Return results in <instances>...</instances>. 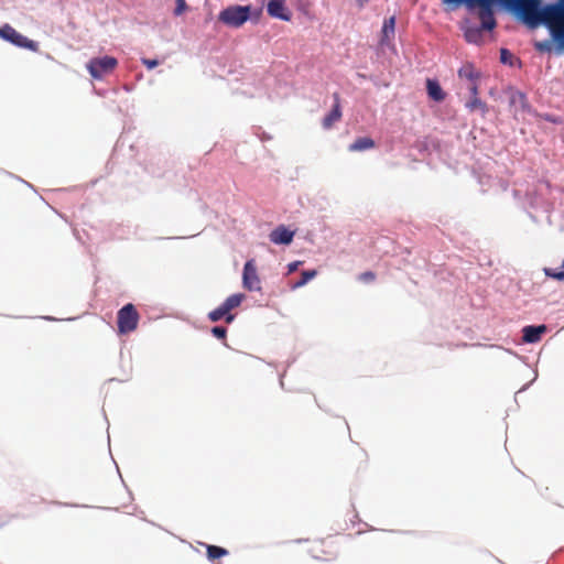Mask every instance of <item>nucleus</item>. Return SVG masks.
Instances as JSON below:
<instances>
[{
	"label": "nucleus",
	"mask_w": 564,
	"mask_h": 564,
	"mask_svg": "<svg viewBox=\"0 0 564 564\" xmlns=\"http://www.w3.org/2000/svg\"><path fill=\"white\" fill-rule=\"evenodd\" d=\"M245 300V294L238 293L232 294L228 296L225 302L223 303L225 305V308H227L229 312L236 307H238L242 301Z\"/></svg>",
	"instance_id": "25"
},
{
	"label": "nucleus",
	"mask_w": 564,
	"mask_h": 564,
	"mask_svg": "<svg viewBox=\"0 0 564 564\" xmlns=\"http://www.w3.org/2000/svg\"><path fill=\"white\" fill-rule=\"evenodd\" d=\"M118 65L117 58L112 56L95 57L87 64L90 76L95 79H101L112 73Z\"/></svg>",
	"instance_id": "6"
},
{
	"label": "nucleus",
	"mask_w": 564,
	"mask_h": 564,
	"mask_svg": "<svg viewBox=\"0 0 564 564\" xmlns=\"http://www.w3.org/2000/svg\"><path fill=\"white\" fill-rule=\"evenodd\" d=\"M443 4L452 10L462 6L470 14H478L480 23H474L470 19L463 21L462 30L466 42L479 44L482 41L484 32H491L497 28L496 13L506 12L510 14L518 23L528 30H538L540 22L520 3L518 0H441Z\"/></svg>",
	"instance_id": "2"
},
{
	"label": "nucleus",
	"mask_w": 564,
	"mask_h": 564,
	"mask_svg": "<svg viewBox=\"0 0 564 564\" xmlns=\"http://www.w3.org/2000/svg\"><path fill=\"white\" fill-rule=\"evenodd\" d=\"M458 76L460 78L468 79L470 83H474L479 79L480 73L475 69L471 63H468L458 69Z\"/></svg>",
	"instance_id": "22"
},
{
	"label": "nucleus",
	"mask_w": 564,
	"mask_h": 564,
	"mask_svg": "<svg viewBox=\"0 0 564 564\" xmlns=\"http://www.w3.org/2000/svg\"><path fill=\"white\" fill-rule=\"evenodd\" d=\"M242 285L248 291H261V280L259 278L256 261L248 260L245 263L242 272Z\"/></svg>",
	"instance_id": "8"
},
{
	"label": "nucleus",
	"mask_w": 564,
	"mask_h": 564,
	"mask_svg": "<svg viewBox=\"0 0 564 564\" xmlns=\"http://www.w3.org/2000/svg\"><path fill=\"white\" fill-rule=\"evenodd\" d=\"M545 276L554 279L556 281H564V260L558 268H544Z\"/></svg>",
	"instance_id": "24"
},
{
	"label": "nucleus",
	"mask_w": 564,
	"mask_h": 564,
	"mask_svg": "<svg viewBox=\"0 0 564 564\" xmlns=\"http://www.w3.org/2000/svg\"><path fill=\"white\" fill-rule=\"evenodd\" d=\"M443 4L452 10L462 6L470 14H478L480 23H474L470 19L463 21L462 30L466 42L479 44L482 41L484 32H491L497 28L496 13L506 12L510 14L518 23L528 30H538L540 22L520 3L518 0H441Z\"/></svg>",
	"instance_id": "1"
},
{
	"label": "nucleus",
	"mask_w": 564,
	"mask_h": 564,
	"mask_svg": "<svg viewBox=\"0 0 564 564\" xmlns=\"http://www.w3.org/2000/svg\"><path fill=\"white\" fill-rule=\"evenodd\" d=\"M549 10L540 28L547 31V37L534 41L533 48L540 54L564 55V0H550Z\"/></svg>",
	"instance_id": "3"
},
{
	"label": "nucleus",
	"mask_w": 564,
	"mask_h": 564,
	"mask_svg": "<svg viewBox=\"0 0 564 564\" xmlns=\"http://www.w3.org/2000/svg\"><path fill=\"white\" fill-rule=\"evenodd\" d=\"M525 203L531 209L541 210L549 216L553 210V204L536 192L528 193Z\"/></svg>",
	"instance_id": "12"
},
{
	"label": "nucleus",
	"mask_w": 564,
	"mask_h": 564,
	"mask_svg": "<svg viewBox=\"0 0 564 564\" xmlns=\"http://www.w3.org/2000/svg\"><path fill=\"white\" fill-rule=\"evenodd\" d=\"M317 274L316 270H307V271H303L302 272V276H301V280H299L297 282H295L293 284V289H299V288H302L310 280H312L313 278H315Z\"/></svg>",
	"instance_id": "27"
},
{
	"label": "nucleus",
	"mask_w": 564,
	"mask_h": 564,
	"mask_svg": "<svg viewBox=\"0 0 564 564\" xmlns=\"http://www.w3.org/2000/svg\"><path fill=\"white\" fill-rule=\"evenodd\" d=\"M389 51H390V55H391V54H397V50H395V47H394V46H392L391 44H390Z\"/></svg>",
	"instance_id": "38"
},
{
	"label": "nucleus",
	"mask_w": 564,
	"mask_h": 564,
	"mask_svg": "<svg viewBox=\"0 0 564 564\" xmlns=\"http://www.w3.org/2000/svg\"><path fill=\"white\" fill-rule=\"evenodd\" d=\"M528 215L534 223H538L536 216L534 214L528 213Z\"/></svg>",
	"instance_id": "37"
},
{
	"label": "nucleus",
	"mask_w": 564,
	"mask_h": 564,
	"mask_svg": "<svg viewBox=\"0 0 564 564\" xmlns=\"http://www.w3.org/2000/svg\"><path fill=\"white\" fill-rule=\"evenodd\" d=\"M251 15L250 6H229L218 14V21L230 28H240Z\"/></svg>",
	"instance_id": "4"
},
{
	"label": "nucleus",
	"mask_w": 564,
	"mask_h": 564,
	"mask_svg": "<svg viewBox=\"0 0 564 564\" xmlns=\"http://www.w3.org/2000/svg\"><path fill=\"white\" fill-rule=\"evenodd\" d=\"M334 105L329 113H327L322 121V126L325 130H329L333 126L338 122L341 117V106H340V96L338 93L333 94Z\"/></svg>",
	"instance_id": "13"
},
{
	"label": "nucleus",
	"mask_w": 564,
	"mask_h": 564,
	"mask_svg": "<svg viewBox=\"0 0 564 564\" xmlns=\"http://www.w3.org/2000/svg\"><path fill=\"white\" fill-rule=\"evenodd\" d=\"M268 14L283 21H290L291 14L285 7V0H270L267 7Z\"/></svg>",
	"instance_id": "16"
},
{
	"label": "nucleus",
	"mask_w": 564,
	"mask_h": 564,
	"mask_svg": "<svg viewBox=\"0 0 564 564\" xmlns=\"http://www.w3.org/2000/svg\"><path fill=\"white\" fill-rule=\"evenodd\" d=\"M465 106L469 111L479 109L482 115L488 111V106L478 96L470 97L469 101H467Z\"/></svg>",
	"instance_id": "23"
},
{
	"label": "nucleus",
	"mask_w": 564,
	"mask_h": 564,
	"mask_svg": "<svg viewBox=\"0 0 564 564\" xmlns=\"http://www.w3.org/2000/svg\"><path fill=\"white\" fill-rule=\"evenodd\" d=\"M382 33L386 36L388 34V20L384 19L382 23Z\"/></svg>",
	"instance_id": "36"
},
{
	"label": "nucleus",
	"mask_w": 564,
	"mask_h": 564,
	"mask_svg": "<svg viewBox=\"0 0 564 564\" xmlns=\"http://www.w3.org/2000/svg\"><path fill=\"white\" fill-rule=\"evenodd\" d=\"M305 543H308L307 552L308 554L316 560H327L333 552L330 550H324V545L326 543L325 540H304Z\"/></svg>",
	"instance_id": "17"
},
{
	"label": "nucleus",
	"mask_w": 564,
	"mask_h": 564,
	"mask_svg": "<svg viewBox=\"0 0 564 564\" xmlns=\"http://www.w3.org/2000/svg\"><path fill=\"white\" fill-rule=\"evenodd\" d=\"M413 150H416L422 158L431 155L433 152L438 153L441 151V141L437 138L425 137L416 140Z\"/></svg>",
	"instance_id": "11"
},
{
	"label": "nucleus",
	"mask_w": 564,
	"mask_h": 564,
	"mask_svg": "<svg viewBox=\"0 0 564 564\" xmlns=\"http://www.w3.org/2000/svg\"><path fill=\"white\" fill-rule=\"evenodd\" d=\"M0 37L14 44L15 46L28 48L33 52L39 51V44L36 42L22 35L10 24H4L0 28Z\"/></svg>",
	"instance_id": "7"
},
{
	"label": "nucleus",
	"mask_w": 564,
	"mask_h": 564,
	"mask_svg": "<svg viewBox=\"0 0 564 564\" xmlns=\"http://www.w3.org/2000/svg\"><path fill=\"white\" fill-rule=\"evenodd\" d=\"M294 232L285 226H279L270 234V240L275 245H290L293 240Z\"/></svg>",
	"instance_id": "18"
},
{
	"label": "nucleus",
	"mask_w": 564,
	"mask_h": 564,
	"mask_svg": "<svg viewBox=\"0 0 564 564\" xmlns=\"http://www.w3.org/2000/svg\"><path fill=\"white\" fill-rule=\"evenodd\" d=\"M187 10V4L185 0H176V8L174 10L175 15H181Z\"/></svg>",
	"instance_id": "29"
},
{
	"label": "nucleus",
	"mask_w": 564,
	"mask_h": 564,
	"mask_svg": "<svg viewBox=\"0 0 564 564\" xmlns=\"http://www.w3.org/2000/svg\"><path fill=\"white\" fill-rule=\"evenodd\" d=\"M208 318L212 322H218L221 318H225L226 323L229 324V323H231L235 319V315L231 314L227 308H225L224 304H221L220 306H218L214 311L209 312Z\"/></svg>",
	"instance_id": "20"
},
{
	"label": "nucleus",
	"mask_w": 564,
	"mask_h": 564,
	"mask_svg": "<svg viewBox=\"0 0 564 564\" xmlns=\"http://www.w3.org/2000/svg\"><path fill=\"white\" fill-rule=\"evenodd\" d=\"M356 2H358L359 4H364L365 2H367L368 0H355Z\"/></svg>",
	"instance_id": "40"
},
{
	"label": "nucleus",
	"mask_w": 564,
	"mask_h": 564,
	"mask_svg": "<svg viewBox=\"0 0 564 564\" xmlns=\"http://www.w3.org/2000/svg\"><path fill=\"white\" fill-rule=\"evenodd\" d=\"M546 120H547V121H550V122H553V123L557 122V121H556L555 119H553V117H551V116H547V117H546Z\"/></svg>",
	"instance_id": "39"
},
{
	"label": "nucleus",
	"mask_w": 564,
	"mask_h": 564,
	"mask_svg": "<svg viewBox=\"0 0 564 564\" xmlns=\"http://www.w3.org/2000/svg\"><path fill=\"white\" fill-rule=\"evenodd\" d=\"M300 264H301L300 261H294V262L289 263V265H288L289 273L296 271Z\"/></svg>",
	"instance_id": "32"
},
{
	"label": "nucleus",
	"mask_w": 564,
	"mask_h": 564,
	"mask_svg": "<svg viewBox=\"0 0 564 564\" xmlns=\"http://www.w3.org/2000/svg\"><path fill=\"white\" fill-rule=\"evenodd\" d=\"M395 24H397L395 15H390V35L394 34Z\"/></svg>",
	"instance_id": "33"
},
{
	"label": "nucleus",
	"mask_w": 564,
	"mask_h": 564,
	"mask_svg": "<svg viewBox=\"0 0 564 564\" xmlns=\"http://www.w3.org/2000/svg\"><path fill=\"white\" fill-rule=\"evenodd\" d=\"M509 105L523 113H532L533 109L530 105L527 94L521 90H514L509 97Z\"/></svg>",
	"instance_id": "15"
},
{
	"label": "nucleus",
	"mask_w": 564,
	"mask_h": 564,
	"mask_svg": "<svg viewBox=\"0 0 564 564\" xmlns=\"http://www.w3.org/2000/svg\"><path fill=\"white\" fill-rule=\"evenodd\" d=\"M518 3L522 4L541 24L549 10L550 0H518Z\"/></svg>",
	"instance_id": "10"
},
{
	"label": "nucleus",
	"mask_w": 564,
	"mask_h": 564,
	"mask_svg": "<svg viewBox=\"0 0 564 564\" xmlns=\"http://www.w3.org/2000/svg\"><path fill=\"white\" fill-rule=\"evenodd\" d=\"M228 554V551L217 545H207V557L215 561Z\"/></svg>",
	"instance_id": "26"
},
{
	"label": "nucleus",
	"mask_w": 564,
	"mask_h": 564,
	"mask_svg": "<svg viewBox=\"0 0 564 564\" xmlns=\"http://www.w3.org/2000/svg\"><path fill=\"white\" fill-rule=\"evenodd\" d=\"M360 278L364 281H371L375 278V275L371 272H365V273L361 274Z\"/></svg>",
	"instance_id": "35"
},
{
	"label": "nucleus",
	"mask_w": 564,
	"mask_h": 564,
	"mask_svg": "<svg viewBox=\"0 0 564 564\" xmlns=\"http://www.w3.org/2000/svg\"><path fill=\"white\" fill-rule=\"evenodd\" d=\"M425 89L427 97L435 102H442L446 98V93L436 78L427 77L425 79Z\"/></svg>",
	"instance_id": "14"
},
{
	"label": "nucleus",
	"mask_w": 564,
	"mask_h": 564,
	"mask_svg": "<svg viewBox=\"0 0 564 564\" xmlns=\"http://www.w3.org/2000/svg\"><path fill=\"white\" fill-rule=\"evenodd\" d=\"M536 378H538V371L535 370L534 371V378L530 382L524 384L517 393H520V392L527 390L535 381Z\"/></svg>",
	"instance_id": "34"
},
{
	"label": "nucleus",
	"mask_w": 564,
	"mask_h": 564,
	"mask_svg": "<svg viewBox=\"0 0 564 564\" xmlns=\"http://www.w3.org/2000/svg\"><path fill=\"white\" fill-rule=\"evenodd\" d=\"M499 61L502 65H506V66H509V67H514V66H518V67H521L522 66V62L520 58L516 57L513 55V53L507 48V47H501L500 51H499Z\"/></svg>",
	"instance_id": "19"
},
{
	"label": "nucleus",
	"mask_w": 564,
	"mask_h": 564,
	"mask_svg": "<svg viewBox=\"0 0 564 564\" xmlns=\"http://www.w3.org/2000/svg\"><path fill=\"white\" fill-rule=\"evenodd\" d=\"M141 63L148 68L153 69L159 65L158 59L141 58Z\"/></svg>",
	"instance_id": "30"
},
{
	"label": "nucleus",
	"mask_w": 564,
	"mask_h": 564,
	"mask_svg": "<svg viewBox=\"0 0 564 564\" xmlns=\"http://www.w3.org/2000/svg\"><path fill=\"white\" fill-rule=\"evenodd\" d=\"M375 147V141L369 137H362L355 140L349 147L348 150L350 152H360L372 149Z\"/></svg>",
	"instance_id": "21"
},
{
	"label": "nucleus",
	"mask_w": 564,
	"mask_h": 564,
	"mask_svg": "<svg viewBox=\"0 0 564 564\" xmlns=\"http://www.w3.org/2000/svg\"><path fill=\"white\" fill-rule=\"evenodd\" d=\"M547 332L545 324H529L524 325L521 329L522 340L525 344H536L542 339V336Z\"/></svg>",
	"instance_id": "9"
},
{
	"label": "nucleus",
	"mask_w": 564,
	"mask_h": 564,
	"mask_svg": "<svg viewBox=\"0 0 564 564\" xmlns=\"http://www.w3.org/2000/svg\"><path fill=\"white\" fill-rule=\"evenodd\" d=\"M140 314L132 303L122 306L117 314V326L119 334H129L137 329Z\"/></svg>",
	"instance_id": "5"
},
{
	"label": "nucleus",
	"mask_w": 564,
	"mask_h": 564,
	"mask_svg": "<svg viewBox=\"0 0 564 564\" xmlns=\"http://www.w3.org/2000/svg\"><path fill=\"white\" fill-rule=\"evenodd\" d=\"M212 333L215 337L219 339H225L227 335V329L223 326H215L212 328Z\"/></svg>",
	"instance_id": "28"
},
{
	"label": "nucleus",
	"mask_w": 564,
	"mask_h": 564,
	"mask_svg": "<svg viewBox=\"0 0 564 564\" xmlns=\"http://www.w3.org/2000/svg\"><path fill=\"white\" fill-rule=\"evenodd\" d=\"M468 90L471 95V97L478 96V85L476 82L470 83V86L468 87Z\"/></svg>",
	"instance_id": "31"
}]
</instances>
